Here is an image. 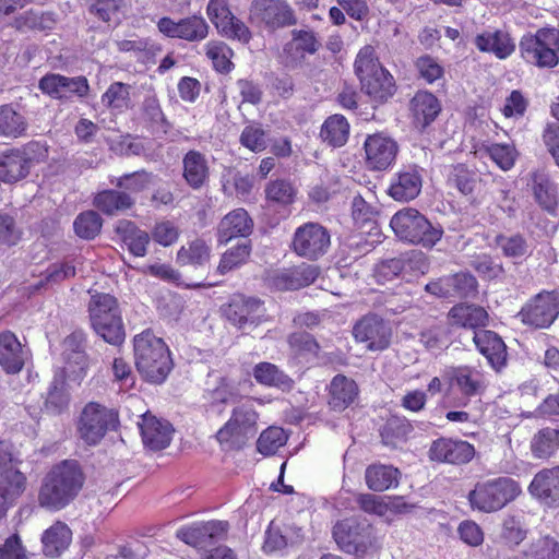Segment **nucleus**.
Instances as JSON below:
<instances>
[{
	"instance_id": "obj_1",
	"label": "nucleus",
	"mask_w": 559,
	"mask_h": 559,
	"mask_svg": "<svg viewBox=\"0 0 559 559\" xmlns=\"http://www.w3.org/2000/svg\"><path fill=\"white\" fill-rule=\"evenodd\" d=\"M83 484L84 476L78 462L63 461L43 479L38 503L48 510H61L79 495Z\"/></svg>"
},
{
	"instance_id": "obj_2",
	"label": "nucleus",
	"mask_w": 559,
	"mask_h": 559,
	"mask_svg": "<svg viewBox=\"0 0 559 559\" xmlns=\"http://www.w3.org/2000/svg\"><path fill=\"white\" fill-rule=\"evenodd\" d=\"M133 345L138 371L148 382H164L173 368V360L163 338L145 330L134 336Z\"/></svg>"
},
{
	"instance_id": "obj_3",
	"label": "nucleus",
	"mask_w": 559,
	"mask_h": 559,
	"mask_svg": "<svg viewBox=\"0 0 559 559\" xmlns=\"http://www.w3.org/2000/svg\"><path fill=\"white\" fill-rule=\"evenodd\" d=\"M88 316L94 332L106 343L119 346L126 332L117 299L109 294H95L88 302Z\"/></svg>"
},
{
	"instance_id": "obj_4",
	"label": "nucleus",
	"mask_w": 559,
	"mask_h": 559,
	"mask_svg": "<svg viewBox=\"0 0 559 559\" xmlns=\"http://www.w3.org/2000/svg\"><path fill=\"white\" fill-rule=\"evenodd\" d=\"M258 420L255 401L245 399L233 407L229 419L217 431L216 439L226 449H241L258 433Z\"/></svg>"
},
{
	"instance_id": "obj_5",
	"label": "nucleus",
	"mask_w": 559,
	"mask_h": 559,
	"mask_svg": "<svg viewBox=\"0 0 559 559\" xmlns=\"http://www.w3.org/2000/svg\"><path fill=\"white\" fill-rule=\"evenodd\" d=\"M47 157L48 147L39 141L0 151V181L15 183L25 179L32 167L45 162Z\"/></svg>"
},
{
	"instance_id": "obj_6",
	"label": "nucleus",
	"mask_w": 559,
	"mask_h": 559,
	"mask_svg": "<svg viewBox=\"0 0 559 559\" xmlns=\"http://www.w3.org/2000/svg\"><path fill=\"white\" fill-rule=\"evenodd\" d=\"M390 226L400 240L427 249L432 248L443 235L440 226H433L425 215L413 207L397 211L392 216Z\"/></svg>"
},
{
	"instance_id": "obj_7",
	"label": "nucleus",
	"mask_w": 559,
	"mask_h": 559,
	"mask_svg": "<svg viewBox=\"0 0 559 559\" xmlns=\"http://www.w3.org/2000/svg\"><path fill=\"white\" fill-rule=\"evenodd\" d=\"M521 492V487L514 479L497 477L476 483L467 499L473 510L493 513L515 500Z\"/></svg>"
},
{
	"instance_id": "obj_8",
	"label": "nucleus",
	"mask_w": 559,
	"mask_h": 559,
	"mask_svg": "<svg viewBox=\"0 0 559 559\" xmlns=\"http://www.w3.org/2000/svg\"><path fill=\"white\" fill-rule=\"evenodd\" d=\"M522 58L538 68H555L559 63V29L540 28L520 41Z\"/></svg>"
},
{
	"instance_id": "obj_9",
	"label": "nucleus",
	"mask_w": 559,
	"mask_h": 559,
	"mask_svg": "<svg viewBox=\"0 0 559 559\" xmlns=\"http://www.w3.org/2000/svg\"><path fill=\"white\" fill-rule=\"evenodd\" d=\"M118 413L97 402L87 403L78 421L80 438L88 445H96L109 430L116 429Z\"/></svg>"
},
{
	"instance_id": "obj_10",
	"label": "nucleus",
	"mask_w": 559,
	"mask_h": 559,
	"mask_svg": "<svg viewBox=\"0 0 559 559\" xmlns=\"http://www.w3.org/2000/svg\"><path fill=\"white\" fill-rule=\"evenodd\" d=\"M331 245L329 230L319 223L309 222L299 226L293 237L292 247L296 254L308 260L324 255Z\"/></svg>"
},
{
	"instance_id": "obj_11",
	"label": "nucleus",
	"mask_w": 559,
	"mask_h": 559,
	"mask_svg": "<svg viewBox=\"0 0 559 559\" xmlns=\"http://www.w3.org/2000/svg\"><path fill=\"white\" fill-rule=\"evenodd\" d=\"M250 20L271 31L297 23L293 8L285 0H253L250 7Z\"/></svg>"
},
{
	"instance_id": "obj_12",
	"label": "nucleus",
	"mask_w": 559,
	"mask_h": 559,
	"mask_svg": "<svg viewBox=\"0 0 559 559\" xmlns=\"http://www.w3.org/2000/svg\"><path fill=\"white\" fill-rule=\"evenodd\" d=\"M228 530L227 521L199 522L180 527L176 532V537L191 547L203 550L217 542L224 540Z\"/></svg>"
},
{
	"instance_id": "obj_13",
	"label": "nucleus",
	"mask_w": 559,
	"mask_h": 559,
	"mask_svg": "<svg viewBox=\"0 0 559 559\" xmlns=\"http://www.w3.org/2000/svg\"><path fill=\"white\" fill-rule=\"evenodd\" d=\"M559 314V298L556 294L544 292L531 299L519 312L524 324L536 329L548 328Z\"/></svg>"
},
{
	"instance_id": "obj_14",
	"label": "nucleus",
	"mask_w": 559,
	"mask_h": 559,
	"mask_svg": "<svg viewBox=\"0 0 559 559\" xmlns=\"http://www.w3.org/2000/svg\"><path fill=\"white\" fill-rule=\"evenodd\" d=\"M364 148L367 167L378 171L390 168L395 163L399 153L396 141L383 133L368 135Z\"/></svg>"
},
{
	"instance_id": "obj_15",
	"label": "nucleus",
	"mask_w": 559,
	"mask_h": 559,
	"mask_svg": "<svg viewBox=\"0 0 559 559\" xmlns=\"http://www.w3.org/2000/svg\"><path fill=\"white\" fill-rule=\"evenodd\" d=\"M354 337L359 343H365L369 350H383L390 345L391 329L378 316L369 314L358 321L353 330Z\"/></svg>"
},
{
	"instance_id": "obj_16",
	"label": "nucleus",
	"mask_w": 559,
	"mask_h": 559,
	"mask_svg": "<svg viewBox=\"0 0 559 559\" xmlns=\"http://www.w3.org/2000/svg\"><path fill=\"white\" fill-rule=\"evenodd\" d=\"M333 538L337 546L347 554L364 552L369 544L368 526L356 519H345L333 526Z\"/></svg>"
},
{
	"instance_id": "obj_17",
	"label": "nucleus",
	"mask_w": 559,
	"mask_h": 559,
	"mask_svg": "<svg viewBox=\"0 0 559 559\" xmlns=\"http://www.w3.org/2000/svg\"><path fill=\"white\" fill-rule=\"evenodd\" d=\"M158 31L167 37L188 41H201L209 34V25L201 16H189L175 22L170 17H162L157 23Z\"/></svg>"
},
{
	"instance_id": "obj_18",
	"label": "nucleus",
	"mask_w": 559,
	"mask_h": 559,
	"mask_svg": "<svg viewBox=\"0 0 559 559\" xmlns=\"http://www.w3.org/2000/svg\"><path fill=\"white\" fill-rule=\"evenodd\" d=\"M475 448L467 441L450 438L435 440L429 449L431 461L449 464H466L473 460Z\"/></svg>"
},
{
	"instance_id": "obj_19",
	"label": "nucleus",
	"mask_w": 559,
	"mask_h": 559,
	"mask_svg": "<svg viewBox=\"0 0 559 559\" xmlns=\"http://www.w3.org/2000/svg\"><path fill=\"white\" fill-rule=\"evenodd\" d=\"M528 492L540 504L548 508H558L559 466L545 467L537 472L528 486Z\"/></svg>"
},
{
	"instance_id": "obj_20",
	"label": "nucleus",
	"mask_w": 559,
	"mask_h": 559,
	"mask_svg": "<svg viewBox=\"0 0 559 559\" xmlns=\"http://www.w3.org/2000/svg\"><path fill=\"white\" fill-rule=\"evenodd\" d=\"M425 265L423 253L419 251H408L397 258L386 259L376 264L373 276L379 284H385L399 277L401 274Z\"/></svg>"
},
{
	"instance_id": "obj_21",
	"label": "nucleus",
	"mask_w": 559,
	"mask_h": 559,
	"mask_svg": "<svg viewBox=\"0 0 559 559\" xmlns=\"http://www.w3.org/2000/svg\"><path fill=\"white\" fill-rule=\"evenodd\" d=\"M423 187V175L417 166H407L391 179L388 194L395 201L408 202L416 199Z\"/></svg>"
},
{
	"instance_id": "obj_22",
	"label": "nucleus",
	"mask_w": 559,
	"mask_h": 559,
	"mask_svg": "<svg viewBox=\"0 0 559 559\" xmlns=\"http://www.w3.org/2000/svg\"><path fill=\"white\" fill-rule=\"evenodd\" d=\"M321 44L310 29H293L292 39L284 47L286 63L292 67L300 64L306 55H314Z\"/></svg>"
},
{
	"instance_id": "obj_23",
	"label": "nucleus",
	"mask_w": 559,
	"mask_h": 559,
	"mask_svg": "<svg viewBox=\"0 0 559 559\" xmlns=\"http://www.w3.org/2000/svg\"><path fill=\"white\" fill-rule=\"evenodd\" d=\"M260 308L261 301L259 299L243 295H234L228 305L225 306L224 313L228 321L242 329L248 323L257 324Z\"/></svg>"
},
{
	"instance_id": "obj_24",
	"label": "nucleus",
	"mask_w": 559,
	"mask_h": 559,
	"mask_svg": "<svg viewBox=\"0 0 559 559\" xmlns=\"http://www.w3.org/2000/svg\"><path fill=\"white\" fill-rule=\"evenodd\" d=\"M139 427L143 442L150 449L156 451L169 445L173 428L168 421L159 420L151 414H144Z\"/></svg>"
},
{
	"instance_id": "obj_25",
	"label": "nucleus",
	"mask_w": 559,
	"mask_h": 559,
	"mask_svg": "<svg viewBox=\"0 0 559 559\" xmlns=\"http://www.w3.org/2000/svg\"><path fill=\"white\" fill-rule=\"evenodd\" d=\"M27 358L25 350L14 333L0 334V365L7 373H19Z\"/></svg>"
},
{
	"instance_id": "obj_26",
	"label": "nucleus",
	"mask_w": 559,
	"mask_h": 559,
	"mask_svg": "<svg viewBox=\"0 0 559 559\" xmlns=\"http://www.w3.org/2000/svg\"><path fill=\"white\" fill-rule=\"evenodd\" d=\"M253 229V221L245 209H236L226 214L217 229L218 241L227 243L236 237H248Z\"/></svg>"
},
{
	"instance_id": "obj_27",
	"label": "nucleus",
	"mask_w": 559,
	"mask_h": 559,
	"mask_svg": "<svg viewBox=\"0 0 559 559\" xmlns=\"http://www.w3.org/2000/svg\"><path fill=\"white\" fill-rule=\"evenodd\" d=\"M475 46L483 52L506 59L515 50V44L509 33L501 29H487L474 38Z\"/></svg>"
},
{
	"instance_id": "obj_28",
	"label": "nucleus",
	"mask_w": 559,
	"mask_h": 559,
	"mask_svg": "<svg viewBox=\"0 0 559 559\" xmlns=\"http://www.w3.org/2000/svg\"><path fill=\"white\" fill-rule=\"evenodd\" d=\"M182 177L193 190L204 187L210 179V166L204 154L191 150L182 158Z\"/></svg>"
},
{
	"instance_id": "obj_29",
	"label": "nucleus",
	"mask_w": 559,
	"mask_h": 559,
	"mask_svg": "<svg viewBox=\"0 0 559 559\" xmlns=\"http://www.w3.org/2000/svg\"><path fill=\"white\" fill-rule=\"evenodd\" d=\"M473 340L477 349L493 368L498 369L506 364L507 346L497 333L489 330H480L475 332Z\"/></svg>"
},
{
	"instance_id": "obj_30",
	"label": "nucleus",
	"mask_w": 559,
	"mask_h": 559,
	"mask_svg": "<svg viewBox=\"0 0 559 559\" xmlns=\"http://www.w3.org/2000/svg\"><path fill=\"white\" fill-rule=\"evenodd\" d=\"M358 393V385L353 379L336 374L329 386V405L334 411H344L355 402Z\"/></svg>"
},
{
	"instance_id": "obj_31",
	"label": "nucleus",
	"mask_w": 559,
	"mask_h": 559,
	"mask_svg": "<svg viewBox=\"0 0 559 559\" xmlns=\"http://www.w3.org/2000/svg\"><path fill=\"white\" fill-rule=\"evenodd\" d=\"M448 320L452 326L476 329L486 325L488 313L479 306L459 304L451 308Z\"/></svg>"
},
{
	"instance_id": "obj_32",
	"label": "nucleus",
	"mask_w": 559,
	"mask_h": 559,
	"mask_svg": "<svg viewBox=\"0 0 559 559\" xmlns=\"http://www.w3.org/2000/svg\"><path fill=\"white\" fill-rule=\"evenodd\" d=\"M411 110L415 123L424 129L437 118L441 106L433 94L420 91L412 98Z\"/></svg>"
},
{
	"instance_id": "obj_33",
	"label": "nucleus",
	"mask_w": 559,
	"mask_h": 559,
	"mask_svg": "<svg viewBox=\"0 0 559 559\" xmlns=\"http://www.w3.org/2000/svg\"><path fill=\"white\" fill-rule=\"evenodd\" d=\"M360 84L361 90L379 103L388 100L395 92L394 79L385 69L362 79Z\"/></svg>"
},
{
	"instance_id": "obj_34",
	"label": "nucleus",
	"mask_w": 559,
	"mask_h": 559,
	"mask_svg": "<svg viewBox=\"0 0 559 559\" xmlns=\"http://www.w3.org/2000/svg\"><path fill=\"white\" fill-rule=\"evenodd\" d=\"M71 539L69 526L58 521L43 533V551L46 556L57 557L69 547Z\"/></svg>"
},
{
	"instance_id": "obj_35",
	"label": "nucleus",
	"mask_w": 559,
	"mask_h": 559,
	"mask_svg": "<svg viewBox=\"0 0 559 559\" xmlns=\"http://www.w3.org/2000/svg\"><path fill=\"white\" fill-rule=\"evenodd\" d=\"M400 471L392 465L372 464L366 468L365 480L372 491H385L399 485Z\"/></svg>"
},
{
	"instance_id": "obj_36",
	"label": "nucleus",
	"mask_w": 559,
	"mask_h": 559,
	"mask_svg": "<svg viewBox=\"0 0 559 559\" xmlns=\"http://www.w3.org/2000/svg\"><path fill=\"white\" fill-rule=\"evenodd\" d=\"M116 231L120 235L122 241L129 251L135 257H144L146 247L150 242V235L140 229L133 222L122 219L116 226Z\"/></svg>"
},
{
	"instance_id": "obj_37",
	"label": "nucleus",
	"mask_w": 559,
	"mask_h": 559,
	"mask_svg": "<svg viewBox=\"0 0 559 559\" xmlns=\"http://www.w3.org/2000/svg\"><path fill=\"white\" fill-rule=\"evenodd\" d=\"M451 380L464 396L480 394L485 388L483 374L466 366L454 368L451 372Z\"/></svg>"
},
{
	"instance_id": "obj_38",
	"label": "nucleus",
	"mask_w": 559,
	"mask_h": 559,
	"mask_svg": "<svg viewBox=\"0 0 559 559\" xmlns=\"http://www.w3.org/2000/svg\"><path fill=\"white\" fill-rule=\"evenodd\" d=\"M534 457L547 460L559 451V429L546 427L538 430L530 444Z\"/></svg>"
},
{
	"instance_id": "obj_39",
	"label": "nucleus",
	"mask_w": 559,
	"mask_h": 559,
	"mask_svg": "<svg viewBox=\"0 0 559 559\" xmlns=\"http://www.w3.org/2000/svg\"><path fill=\"white\" fill-rule=\"evenodd\" d=\"M349 136V123L342 115L330 116L322 124L320 138L333 147L343 146Z\"/></svg>"
},
{
	"instance_id": "obj_40",
	"label": "nucleus",
	"mask_w": 559,
	"mask_h": 559,
	"mask_svg": "<svg viewBox=\"0 0 559 559\" xmlns=\"http://www.w3.org/2000/svg\"><path fill=\"white\" fill-rule=\"evenodd\" d=\"M134 199L126 191L105 190L94 200L95 206L105 214L114 215L117 212L129 210L134 205Z\"/></svg>"
},
{
	"instance_id": "obj_41",
	"label": "nucleus",
	"mask_w": 559,
	"mask_h": 559,
	"mask_svg": "<svg viewBox=\"0 0 559 559\" xmlns=\"http://www.w3.org/2000/svg\"><path fill=\"white\" fill-rule=\"evenodd\" d=\"M532 188L535 200L547 211H554L558 203L557 188L543 171L532 174Z\"/></svg>"
},
{
	"instance_id": "obj_42",
	"label": "nucleus",
	"mask_w": 559,
	"mask_h": 559,
	"mask_svg": "<svg viewBox=\"0 0 559 559\" xmlns=\"http://www.w3.org/2000/svg\"><path fill=\"white\" fill-rule=\"evenodd\" d=\"M56 24L55 15L51 12L39 10H27L15 17L13 26L19 32L47 31L52 29Z\"/></svg>"
},
{
	"instance_id": "obj_43",
	"label": "nucleus",
	"mask_w": 559,
	"mask_h": 559,
	"mask_svg": "<svg viewBox=\"0 0 559 559\" xmlns=\"http://www.w3.org/2000/svg\"><path fill=\"white\" fill-rule=\"evenodd\" d=\"M205 55L211 60L215 71L227 74L234 69V63L231 61L234 51L224 41H209L205 45Z\"/></svg>"
},
{
	"instance_id": "obj_44",
	"label": "nucleus",
	"mask_w": 559,
	"mask_h": 559,
	"mask_svg": "<svg viewBox=\"0 0 559 559\" xmlns=\"http://www.w3.org/2000/svg\"><path fill=\"white\" fill-rule=\"evenodd\" d=\"M525 559H559V540L550 535L533 539L523 551Z\"/></svg>"
},
{
	"instance_id": "obj_45",
	"label": "nucleus",
	"mask_w": 559,
	"mask_h": 559,
	"mask_svg": "<svg viewBox=\"0 0 559 559\" xmlns=\"http://www.w3.org/2000/svg\"><path fill=\"white\" fill-rule=\"evenodd\" d=\"M27 486L26 476L19 469V466L0 473V492L7 499L16 501L25 491Z\"/></svg>"
},
{
	"instance_id": "obj_46",
	"label": "nucleus",
	"mask_w": 559,
	"mask_h": 559,
	"mask_svg": "<svg viewBox=\"0 0 559 559\" xmlns=\"http://www.w3.org/2000/svg\"><path fill=\"white\" fill-rule=\"evenodd\" d=\"M69 402L70 395L66 388L64 374L57 373L47 394L46 408L53 414H60L68 408Z\"/></svg>"
},
{
	"instance_id": "obj_47",
	"label": "nucleus",
	"mask_w": 559,
	"mask_h": 559,
	"mask_svg": "<svg viewBox=\"0 0 559 559\" xmlns=\"http://www.w3.org/2000/svg\"><path fill=\"white\" fill-rule=\"evenodd\" d=\"M25 118L15 111L11 106L0 107V135L7 138H19L26 130Z\"/></svg>"
},
{
	"instance_id": "obj_48",
	"label": "nucleus",
	"mask_w": 559,
	"mask_h": 559,
	"mask_svg": "<svg viewBox=\"0 0 559 559\" xmlns=\"http://www.w3.org/2000/svg\"><path fill=\"white\" fill-rule=\"evenodd\" d=\"M254 379L264 385L289 388L292 380L283 371H281L274 364L260 362L253 369Z\"/></svg>"
},
{
	"instance_id": "obj_49",
	"label": "nucleus",
	"mask_w": 559,
	"mask_h": 559,
	"mask_svg": "<svg viewBox=\"0 0 559 559\" xmlns=\"http://www.w3.org/2000/svg\"><path fill=\"white\" fill-rule=\"evenodd\" d=\"M210 259V247L202 239H195L182 246L177 253V262L181 265H203Z\"/></svg>"
},
{
	"instance_id": "obj_50",
	"label": "nucleus",
	"mask_w": 559,
	"mask_h": 559,
	"mask_svg": "<svg viewBox=\"0 0 559 559\" xmlns=\"http://www.w3.org/2000/svg\"><path fill=\"white\" fill-rule=\"evenodd\" d=\"M527 536L523 516L519 514H508L502 522L501 538L514 548L518 547Z\"/></svg>"
},
{
	"instance_id": "obj_51",
	"label": "nucleus",
	"mask_w": 559,
	"mask_h": 559,
	"mask_svg": "<svg viewBox=\"0 0 559 559\" xmlns=\"http://www.w3.org/2000/svg\"><path fill=\"white\" fill-rule=\"evenodd\" d=\"M412 430V425L405 418L391 417L381 431V438L384 444L395 448Z\"/></svg>"
},
{
	"instance_id": "obj_52",
	"label": "nucleus",
	"mask_w": 559,
	"mask_h": 559,
	"mask_svg": "<svg viewBox=\"0 0 559 559\" xmlns=\"http://www.w3.org/2000/svg\"><path fill=\"white\" fill-rule=\"evenodd\" d=\"M154 179L155 176L152 173L142 169L124 174L116 180H111V183H115L122 191L138 193L147 189L153 183Z\"/></svg>"
},
{
	"instance_id": "obj_53",
	"label": "nucleus",
	"mask_w": 559,
	"mask_h": 559,
	"mask_svg": "<svg viewBox=\"0 0 559 559\" xmlns=\"http://www.w3.org/2000/svg\"><path fill=\"white\" fill-rule=\"evenodd\" d=\"M354 68L359 81L371 75L373 72L377 73L379 70L384 69L379 62L376 50L371 45H366L358 51Z\"/></svg>"
},
{
	"instance_id": "obj_54",
	"label": "nucleus",
	"mask_w": 559,
	"mask_h": 559,
	"mask_svg": "<svg viewBox=\"0 0 559 559\" xmlns=\"http://www.w3.org/2000/svg\"><path fill=\"white\" fill-rule=\"evenodd\" d=\"M103 221L95 211H86L78 215L73 227L75 234L82 239H94L100 231Z\"/></svg>"
},
{
	"instance_id": "obj_55",
	"label": "nucleus",
	"mask_w": 559,
	"mask_h": 559,
	"mask_svg": "<svg viewBox=\"0 0 559 559\" xmlns=\"http://www.w3.org/2000/svg\"><path fill=\"white\" fill-rule=\"evenodd\" d=\"M296 189L290 181L285 179H276L269 182L265 187V197L267 201L288 205L294 202Z\"/></svg>"
},
{
	"instance_id": "obj_56",
	"label": "nucleus",
	"mask_w": 559,
	"mask_h": 559,
	"mask_svg": "<svg viewBox=\"0 0 559 559\" xmlns=\"http://www.w3.org/2000/svg\"><path fill=\"white\" fill-rule=\"evenodd\" d=\"M450 297L466 298L477 290V281L469 273H456L447 276Z\"/></svg>"
},
{
	"instance_id": "obj_57",
	"label": "nucleus",
	"mask_w": 559,
	"mask_h": 559,
	"mask_svg": "<svg viewBox=\"0 0 559 559\" xmlns=\"http://www.w3.org/2000/svg\"><path fill=\"white\" fill-rule=\"evenodd\" d=\"M287 441V436L282 428L270 427L265 429L257 441V448L263 455L274 454Z\"/></svg>"
},
{
	"instance_id": "obj_58",
	"label": "nucleus",
	"mask_w": 559,
	"mask_h": 559,
	"mask_svg": "<svg viewBox=\"0 0 559 559\" xmlns=\"http://www.w3.org/2000/svg\"><path fill=\"white\" fill-rule=\"evenodd\" d=\"M239 141L242 146L252 152H262L269 144L267 133L259 123L246 126L240 134Z\"/></svg>"
},
{
	"instance_id": "obj_59",
	"label": "nucleus",
	"mask_w": 559,
	"mask_h": 559,
	"mask_svg": "<svg viewBox=\"0 0 559 559\" xmlns=\"http://www.w3.org/2000/svg\"><path fill=\"white\" fill-rule=\"evenodd\" d=\"M448 185L456 188L462 194H471L476 186V174L469 171L464 165L453 166L449 176Z\"/></svg>"
},
{
	"instance_id": "obj_60",
	"label": "nucleus",
	"mask_w": 559,
	"mask_h": 559,
	"mask_svg": "<svg viewBox=\"0 0 559 559\" xmlns=\"http://www.w3.org/2000/svg\"><path fill=\"white\" fill-rule=\"evenodd\" d=\"M496 243L508 258H522L528 252L527 241L520 234L511 236L499 235L496 237Z\"/></svg>"
},
{
	"instance_id": "obj_61",
	"label": "nucleus",
	"mask_w": 559,
	"mask_h": 559,
	"mask_svg": "<svg viewBox=\"0 0 559 559\" xmlns=\"http://www.w3.org/2000/svg\"><path fill=\"white\" fill-rule=\"evenodd\" d=\"M236 395L235 386L226 378H219L215 388L206 391L205 399L209 401L210 406L214 408L234 401Z\"/></svg>"
},
{
	"instance_id": "obj_62",
	"label": "nucleus",
	"mask_w": 559,
	"mask_h": 559,
	"mask_svg": "<svg viewBox=\"0 0 559 559\" xmlns=\"http://www.w3.org/2000/svg\"><path fill=\"white\" fill-rule=\"evenodd\" d=\"M250 246L248 243H241L230 250L226 251L218 264L217 271L221 274H225L247 261L250 255Z\"/></svg>"
},
{
	"instance_id": "obj_63",
	"label": "nucleus",
	"mask_w": 559,
	"mask_h": 559,
	"mask_svg": "<svg viewBox=\"0 0 559 559\" xmlns=\"http://www.w3.org/2000/svg\"><path fill=\"white\" fill-rule=\"evenodd\" d=\"M75 275V266L70 262H57L47 267L44 280L35 285V289L46 284H57Z\"/></svg>"
},
{
	"instance_id": "obj_64",
	"label": "nucleus",
	"mask_w": 559,
	"mask_h": 559,
	"mask_svg": "<svg viewBox=\"0 0 559 559\" xmlns=\"http://www.w3.org/2000/svg\"><path fill=\"white\" fill-rule=\"evenodd\" d=\"M22 236V231L12 216L0 213V249L15 246Z\"/></svg>"
}]
</instances>
